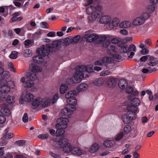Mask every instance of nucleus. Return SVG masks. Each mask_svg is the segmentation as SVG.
Masks as SVG:
<instances>
[{"mask_svg":"<svg viewBox=\"0 0 158 158\" xmlns=\"http://www.w3.org/2000/svg\"><path fill=\"white\" fill-rule=\"evenodd\" d=\"M93 71L92 68L89 66L83 65L77 66L76 67V72L71 78L70 80L73 83H78L81 81L82 78L88 77L87 73H89Z\"/></svg>","mask_w":158,"mask_h":158,"instance_id":"obj_1","label":"nucleus"},{"mask_svg":"<svg viewBox=\"0 0 158 158\" xmlns=\"http://www.w3.org/2000/svg\"><path fill=\"white\" fill-rule=\"evenodd\" d=\"M112 44H110L111 49H116L115 47L118 46L121 48V49H135L136 47L135 45L131 44L129 47H126L124 45V42L122 41L121 38H115L112 39L110 41Z\"/></svg>","mask_w":158,"mask_h":158,"instance_id":"obj_2","label":"nucleus"},{"mask_svg":"<svg viewBox=\"0 0 158 158\" xmlns=\"http://www.w3.org/2000/svg\"><path fill=\"white\" fill-rule=\"evenodd\" d=\"M58 143L60 148L62 149L64 152L67 153L70 152L71 145L69 143L67 139L61 137Z\"/></svg>","mask_w":158,"mask_h":158,"instance_id":"obj_3","label":"nucleus"},{"mask_svg":"<svg viewBox=\"0 0 158 158\" xmlns=\"http://www.w3.org/2000/svg\"><path fill=\"white\" fill-rule=\"evenodd\" d=\"M106 39L105 36L98 35L93 33L90 34L87 37V41L89 42H94L96 44H101Z\"/></svg>","mask_w":158,"mask_h":158,"instance_id":"obj_4","label":"nucleus"},{"mask_svg":"<svg viewBox=\"0 0 158 158\" xmlns=\"http://www.w3.org/2000/svg\"><path fill=\"white\" fill-rule=\"evenodd\" d=\"M128 111L126 114V118L130 120L135 119L136 118V112L137 110L136 106H129L127 107Z\"/></svg>","mask_w":158,"mask_h":158,"instance_id":"obj_5","label":"nucleus"},{"mask_svg":"<svg viewBox=\"0 0 158 158\" xmlns=\"http://www.w3.org/2000/svg\"><path fill=\"white\" fill-rule=\"evenodd\" d=\"M62 41L61 39L57 40H53L51 43L46 44V47L48 49H52L55 48V49H59L62 45Z\"/></svg>","mask_w":158,"mask_h":158,"instance_id":"obj_6","label":"nucleus"},{"mask_svg":"<svg viewBox=\"0 0 158 158\" xmlns=\"http://www.w3.org/2000/svg\"><path fill=\"white\" fill-rule=\"evenodd\" d=\"M69 122V120L66 118H58L57 120L56 127L65 129L67 127V124Z\"/></svg>","mask_w":158,"mask_h":158,"instance_id":"obj_7","label":"nucleus"},{"mask_svg":"<svg viewBox=\"0 0 158 158\" xmlns=\"http://www.w3.org/2000/svg\"><path fill=\"white\" fill-rule=\"evenodd\" d=\"M119 51L120 50H108L107 53L114 59L122 60L123 58L121 55V51L119 52Z\"/></svg>","mask_w":158,"mask_h":158,"instance_id":"obj_8","label":"nucleus"},{"mask_svg":"<svg viewBox=\"0 0 158 158\" xmlns=\"http://www.w3.org/2000/svg\"><path fill=\"white\" fill-rule=\"evenodd\" d=\"M76 110L74 107H72L69 106H66V107L61 110V113L64 115L68 116L71 115L73 113V111Z\"/></svg>","mask_w":158,"mask_h":158,"instance_id":"obj_9","label":"nucleus"},{"mask_svg":"<svg viewBox=\"0 0 158 158\" xmlns=\"http://www.w3.org/2000/svg\"><path fill=\"white\" fill-rule=\"evenodd\" d=\"M1 99L9 103H14L15 101V98L13 96H10L7 94H2L0 96Z\"/></svg>","mask_w":158,"mask_h":158,"instance_id":"obj_10","label":"nucleus"},{"mask_svg":"<svg viewBox=\"0 0 158 158\" xmlns=\"http://www.w3.org/2000/svg\"><path fill=\"white\" fill-rule=\"evenodd\" d=\"M145 21V19L143 17H139L135 19L132 22L133 25L138 26L143 24Z\"/></svg>","mask_w":158,"mask_h":158,"instance_id":"obj_11","label":"nucleus"},{"mask_svg":"<svg viewBox=\"0 0 158 158\" xmlns=\"http://www.w3.org/2000/svg\"><path fill=\"white\" fill-rule=\"evenodd\" d=\"M145 44H144L140 43L139 44H138V46L142 49H148L149 48V47L147 45L151 46L152 44V43L150 40H145Z\"/></svg>","mask_w":158,"mask_h":158,"instance_id":"obj_12","label":"nucleus"},{"mask_svg":"<svg viewBox=\"0 0 158 158\" xmlns=\"http://www.w3.org/2000/svg\"><path fill=\"white\" fill-rule=\"evenodd\" d=\"M10 91L9 87H8L7 85L5 82L0 87V92L2 93V94H6L4 93L7 94Z\"/></svg>","mask_w":158,"mask_h":158,"instance_id":"obj_13","label":"nucleus"},{"mask_svg":"<svg viewBox=\"0 0 158 158\" xmlns=\"http://www.w3.org/2000/svg\"><path fill=\"white\" fill-rule=\"evenodd\" d=\"M111 20V17L109 15H105L99 19L100 23L106 24L110 22Z\"/></svg>","mask_w":158,"mask_h":158,"instance_id":"obj_14","label":"nucleus"},{"mask_svg":"<svg viewBox=\"0 0 158 158\" xmlns=\"http://www.w3.org/2000/svg\"><path fill=\"white\" fill-rule=\"evenodd\" d=\"M34 61L38 64H42L43 65H45L47 63L46 61H44L43 58L40 56H37L33 58Z\"/></svg>","mask_w":158,"mask_h":158,"instance_id":"obj_15","label":"nucleus"},{"mask_svg":"<svg viewBox=\"0 0 158 158\" xmlns=\"http://www.w3.org/2000/svg\"><path fill=\"white\" fill-rule=\"evenodd\" d=\"M34 82L29 78V77L26 76V81L23 85L26 88H30L33 86Z\"/></svg>","mask_w":158,"mask_h":158,"instance_id":"obj_16","label":"nucleus"},{"mask_svg":"<svg viewBox=\"0 0 158 158\" xmlns=\"http://www.w3.org/2000/svg\"><path fill=\"white\" fill-rule=\"evenodd\" d=\"M71 152L72 154L74 155H81L82 154L81 150L79 148L76 147H73L72 148L71 145V150L70 152Z\"/></svg>","mask_w":158,"mask_h":158,"instance_id":"obj_17","label":"nucleus"},{"mask_svg":"<svg viewBox=\"0 0 158 158\" xmlns=\"http://www.w3.org/2000/svg\"><path fill=\"white\" fill-rule=\"evenodd\" d=\"M78 94V92L76 90H71L69 91L65 95V97L68 99L74 98V96L77 95Z\"/></svg>","mask_w":158,"mask_h":158,"instance_id":"obj_18","label":"nucleus"},{"mask_svg":"<svg viewBox=\"0 0 158 158\" xmlns=\"http://www.w3.org/2000/svg\"><path fill=\"white\" fill-rule=\"evenodd\" d=\"M53 50H36V52L37 54L39 55L44 56L48 55L49 54L48 52H52Z\"/></svg>","mask_w":158,"mask_h":158,"instance_id":"obj_19","label":"nucleus"},{"mask_svg":"<svg viewBox=\"0 0 158 158\" xmlns=\"http://www.w3.org/2000/svg\"><path fill=\"white\" fill-rule=\"evenodd\" d=\"M118 85L120 89H125L126 87L127 86V82L125 80L121 79L118 81Z\"/></svg>","mask_w":158,"mask_h":158,"instance_id":"obj_20","label":"nucleus"},{"mask_svg":"<svg viewBox=\"0 0 158 158\" xmlns=\"http://www.w3.org/2000/svg\"><path fill=\"white\" fill-rule=\"evenodd\" d=\"M61 41H62V45L64 48L66 47L67 46L72 44L71 38L69 37L61 39Z\"/></svg>","mask_w":158,"mask_h":158,"instance_id":"obj_21","label":"nucleus"},{"mask_svg":"<svg viewBox=\"0 0 158 158\" xmlns=\"http://www.w3.org/2000/svg\"><path fill=\"white\" fill-rule=\"evenodd\" d=\"M43 99L39 98L35 99L32 102V105L34 106H37L42 104L43 102Z\"/></svg>","mask_w":158,"mask_h":158,"instance_id":"obj_22","label":"nucleus"},{"mask_svg":"<svg viewBox=\"0 0 158 158\" xmlns=\"http://www.w3.org/2000/svg\"><path fill=\"white\" fill-rule=\"evenodd\" d=\"M88 88V85L85 83L79 84L77 87V90L78 92L86 90Z\"/></svg>","mask_w":158,"mask_h":158,"instance_id":"obj_23","label":"nucleus"},{"mask_svg":"<svg viewBox=\"0 0 158 158\" xmlns=\"http://www.w3.org/2000/svg\"><path fill=\"white\" fill-rule=\"evenodd\" d=\"M8 132V129H6L5 130L4 133L3 134L2 138L3 139H9L12 138L13 137V133H10L7 134Z\"/></svg>","mask_w":158,"mask_h":158,"instance_id":"obj_24","label":"nucleus"},{"mask_svg":"<svg viewBox=\"0 0 158 158\" xmlns=\"http://www.w3.org/2000/svg\"><path fill=\"white\" fill-rule=\"evenodd\" d=\"M131 25V23L129 21H124L119 24V27L121 28H127L129 27Z\"/></svg>","mask_w":158,"mask_h":158,"instance_id":"obj_25","label":"nucleus"},{"mask_svg":"<svg viewBox=\"0 0 158 158\" xmlns=\"http://www.w3.org/2000/svg\"><path fill=\"white\" fill-rule=\"evenodd\" d=\"M68 103L69 104L67 106H69L72 107H74L77 103V100L75 97L68 99L67 100Z\"/></svg>","mask_w":158,"mask_h":158,"instance_id":"obj_26","label":"nucleus"},{"mask_svg":"<svg viewBox=\"0 0 158 158\" xmlns=\"http://www.w3.org/2000/svg\"><path fill=\"white\" fill-rule=\"evenodd\" d=\"M86 13L88 15L92 14L96 11L95 7L93 6H90L86 9Z\"/></svg>","mask_w":158,"mask_h":158,"instance_id":"obj_27","label":"nucleus"},{"mask_svg":"<svg viewBox=\"0 0 158 158\" xmlns=\"http://www.w3.org/2000/svg\"><path fill=\"white\" fill-rule=\"evenodd\" d=\"M1 113L6 116H9L10 114V110L6 107H4L1 110Z\"/></svg>","mask_w":158,"mask_h":158,"instance_id":"obj_28","label":"nucleus"},{"mask_svg":"<svg viewBox=\"0 0 158 158\" xmlns=\"http://www.w3.org/2000/svg\"><path fill=\"white\" fill-rule=\"evenodd\" d=\"M115 144V142L113 140H109L105 141L103 143L104 146L106 148H109Z\"/></svg>","mask_w":158,"mask_h":158,"instance_id":"obj_29","label":"nucleus"},{"mask_svg":"<svg viewBox=\"0 0 158 158\" xmlns=\"http://www.w3.org/2000/svg\"><path fill=\"white\" fill-rule=\"evenodd\" d=\"M104 64H108L111 63L114 61L113 59L109 56H106L102 58Z\"/></svg>","mask_w":158,"mask_h":158,"instance_id":"obj_30","label":"nucleus"},{"mask_svg":"<svg viewBox=\"0 0 158 158\" xmlns=\"http://www.w3.org/2000/svg\"><path fill=\"white\" fill-rule=\"evenodd\" d=\"M99 148V146L96 143H94L91 146V147L89 148V151L91 153H94L97 151Z\"/></svg>","mask_w":158,"mask_h":158,"instance_id":"obj_31","label":"nucleus"},{"mask_svg":"<svg viewBox=\"0 0 158 158\" xmlns=\"http://www.w3.org/2000/svg\"><path fill=\"white\" fill-rule=\"evenodd\" d=\"M108 85L110 87H112L116 84V81L114 78H110L108 79L107 83Z\"/></svg>","mask_w":158,"mask_h":158,"instance_id":"obj_32","label":"nucleus"},{"mask_svg":"<svg viewBox=\"0 0 158 158\" xmlns=\"http://www.w3.org/2000/svg\"><path fill=\"white\" fill-rule=\"evenodd\" d=\"M68 88V85L66 84H62L60 86V91L62 94L65 93L67 91Z\"/></svg>","mask_w":158,"mask_h":158,"instance_id":"obj_33","label":"nucleus"},{"mask_svg":"<svg viewBox=\"0 0 158 158\" xmlns=\"http://www.w3.org/2000/svg\"><path fill=\"white\" fill-rule=\"evenodd\" d=\"M104 82V80L101 78L97 79L94 80L93 82V83L96 85L99 86L102 85Z\"/></svg>","mask_w":158,"mask_h":158,"instance_id":"obj_34","label":"nucleus"},{"mask_svg":"<svg viewBox=\"0 0 158 158\" xmlns=\"http://www.w3.org/2000/svg\"><path fill=\"white\" fill-rule=\"evenodd\" d=\"M34 98V96L31 93H27L25 95L24 99L27 102H31Z\"/></svg>","mask_w":158,"mask_h":158,"instance_id":"obj_35","label":"nucleus"},{"mask_svg":"<svg viewBox=\"0 0 158 158\" xmlns=\"http://www.w3.org/2000/svg\"><path fill=\"white\" fill-rule=\"evenodd\" d=\"M131 105L129 106H139L140 103V101L139 99L138 98H134L131 101Z\"/></svg>","mask_w":158,"mask_h":158,"instance_id":"obj_36","label":"nucleus"},{"mask_svg":"<svg viewBox=\"0 0 158 158\" xmlns=\"http://www.w3.org/2000/svg\"><path fill=\"white\" fill-rule=\"evenodd\" d=\"M42 68L36 65H34L33 66L31 71L32 72L34 73L40 72L42 71Z\"/></svg>","mask_w":158,"mask_h":158,"instance_id":"obj_37","label":"nucleus"},{"mask_svg":"<svg viewBox=\"0 0 158 158\" xmlns=\"http://www.w3.org/2000/svg\"><path fill=\"white\" fill-rule=\"evenodd\" d=\"M54 103V102H53L52 99H47L44 102H43L42 105L43 107H46L50 105L51 103Z\"/></svg>","mask_w":158,"mask_h":158,"instance_id":"obj_38","label":"nucleus"},{"mask_svg":"<svg viewBox=\"0 0 158 158\" xmlns=\"http://www.w3.org/2000/svg\"><path fill=\"white\" fill-rule=\"evenodd\" d=\"M81 38V36L79 35H77L73 38H71L72 44H74L77 43Z\"/></svg>","mask_w":158,"mask_h":158,"instance_id":"obj_39","label":"nucleus"},{"mask_svg":"<svg viewBox=\"0 0 158 158\" xmlns=\"http://www.w3.org/2000/svg\"><path fill=\"white\" fill-rule=\"evenodd\" d=\"M22 53L26 57H30L32 55V50H23Z\"/></svg>","mask_w":158,"mask_h":158,"instance_id":"obj_40","label":"nucleus"},{"mask_svg":"<svg viewBox=\"0 0 158 158\" xmlns=\"http://www.w3.org/2000/svg\"><path fill=\"white\" fill-rule=\"evenodd\" d=\"M102 43V46L104 48H107L109 45L110 46V44H111L110 40H107L106 39L103 41V42Z\"/></svg>","mask_w":158,"mask_h":158,"instance_id":"obj_41","label":"nucleus"},{"mask_svg":"<svg viewBox=\"0 0 158 158\" xmlns=\"http://www.w3.org/2000/svg\"><path fill=\"white\" fill-rule=\"evenodd\" d=\"M10 76L9 72L6 71H4L2 74V77L3 79H7L9 78Z\"/></svg>","mask_w":158,"mask_h":158,"instance_id":"obj_42","label":"nucleus"},{"mask_svg":"<svg viewBox=\"0 0 158 158\" xmlns=\"http://www.w3.org/2000/svg\"><path fill=\"white\" fill-rule=\"evenodd\" d=\"M57 128L58 129L56 131V136L59 137L60 135L63 134L64 132V128Z\"/></svg>","mask_w":158,"mask_h":158,"instance_id":"obj_43","label":"nucleus"},{"mask_svg":"<svg viewBox=\"0 0 158 158\" xmlns=\"http://www.w3.org/2000/svg\"><path fill=\"white\" fill-rule=\"evenodd\" d=\"M119 23V20L118 18H114L112 20V25L114 27H117L118 26Z\"/></svg>","mask_w":158,"mask_h":158,"instance_id":"obj_44","label":"nucleus"},{"mask_svg":"<svg viewBox=\"0 0 158 158\" xmlns=\"http://www.w3.org/2000/svg\"><path fill=\"white\" fill-rule=\"evenodd\" d=\"M18 52L16 51H12L9 56L10 59H15L17 58Z\"/></svg>","mask_w":158,"mask_h":158,"instance_id":"obj_45","label":"nucleus"},{"mask_svg":"<svg viewBox=\"0 0 158 158\" xmlns=\"http://www.w3.org/2000/svg\"><path fill=\"white\" fill-rule=\"evenodd\" d=\"M6 84L7 85L9 89H14L15 87V85L14 82L13 81H8L6 82Z\"/></svg>","mask_w":158,"mask_h":158,"instance_id":"obj_46","label":"nucleus"},{"mask_svg":"<svg viewBox=\"0 0 158 158\" xmlns=\"http://www.w3.org/2000/svg\"><path fill=\"white\" fill-rule=\"evenodd\" d=\"M26 141L24 140H19L15 142V144L18 146H21L25 145Z\"/></svg>","mask_w":158,"mask_h":158,"instance_id":"obj_47","label":"nucleus"},{"mask_svg":"<svg viewBox=\"0 0 158 158\" xmlns=\"http://www.w3.org/2000/svg\"><path fill=\"white\" fill-rule=\"evenodd\" d=\"M24 44L25 46L27 48H28L32 45V41L29 39L26 40L24 41Z\"/></svg>","mask_w":158,"mask_h":158,"instance_id":"obj_48","label":"nucleus"},{"mask_svg":"<svg viewBox=\"0 0 158 158\" xmlns=\"http://www.w3.org/2000/svg\"><path fill=\"white\" fill-rule=\"evenodd\" d=\"M94 13V17L95 19L99 18L102 15V13L101 11H96Z\"/></svg>","mask_w":158,"mask_h":158,"instance_id":"obj_49","label":"nucleus"},{"mask_svg":"<svg viewBox=\"0 0 158 158\" xmlns=\"http://www.w3.org/2000/svg\"><path fill=\"white\" fill-rule=\"evenodd\" d=\"M123 132H121L118 134L115 137V139L116 141H118L120 140L123 137Z\"/></svg>","mask_w":158,"mask_h":158,"instance_id":"obj_50","label":"nucleus"},{"mask_svg":"<svg viewBox=\"0 0 158 158\" xmlns=\"http://www.w3.org/2000/svg\"><path fill=\"white\" fill-rule=\"evenodd\" d=\"M155 5L153 4L149 5L147 6V9L149 11H153L155 10Z\"/></svg>","mask_w":158,"mask_h":158,"instance_id":"obj_51","label":"nucleus"},{"mask_svg":"<svg viewBox=\"0 0 158 158\" xmlns=\"http://www.w3.org/2000/svg\"><path fill=\"white\" fill-rule=\"evenodd\" d=\"M37 78L36 74L35 73H32L29 75V78L31 80H32L33 81Z\"/></svg>","mask_w":158,"mask_h":158,"instance_id":"obj_52","label":"nucleus"},{"mask_svg":"<svg viewBox=\"0 0 158 158\" xmlns=\"http://www.w3.org/2000/svg\"><path fill=\"white\" fill-rule=\"evenodd\" d=\"M124 130L125 134H127L131 131V128L129 126L126 125L124 127Z\"/></svg>","mask_w":158,"mask_h":158,"instance_id":"obj_53","label":"nucleus"},{"mask_svg":"<svg viewBox=\"0 0 158 158\" xmlns=\"http://www.w3.org/2000/svg\"><path fill=\"white\" fill-rule=\"evenodd\" d=\"M133 87L130 86H128L126 90V93L128 94L132 93L133 92Z\"/></svg>","mask_w":158,"mask_h":158,"instance_id":"obj_54","label":"nucleus"},{"mask_svg":"<svg viewBox=\"0 0 158 158\" xmlns=\"http://www.w3.org/2000/svg\"><path fill=\"white\" fill-rule=\"evenodd\" d=\"M132 38L131 37H128L126 38L124 40H122V41L124 42V45H125L126 47H127L126 45V43L127 42L130 41H131L132 40Z\"/></svg>","mask_w":158,"mask_h":158,"instance_id":"obj_55","label":"nucleus"},{"mask_svg":"<svg viewBox=\"0 0 158 158\" xmlns=\"http://www.w3.org/2000/svg\"><path fill=\"white\" fill-rule=\"evenodd\" d=\"M28 117L27 113L24 114L22 118V120L24 123H27L28 122Z\"/></svg>","mask_w":158,"mask_h":158,"instance_id":"obj_56","label":"nucleus"},{"mask_svg":"<svg viewBox=\"0 0 158 158\" xmlns=\"http://www.w3.org/2000/svg\"><path fill=\"white\" fill-rule=\"evenodd\" d=\"M38 137L42 139H45L48 137V135L47 134H40L39 135Z\"/></svg>","mask_w":158,"mask_h":158,"instance_id":"obj_57","label":"nucleus"},{"mask_svg":"<svg viewBox=\"0 0 158 158\" xmlns=\"http://www.w3.org/2000/svg\"><path fill=\"white\" fill-rule=\"evenodd\" d=\"M6 121L5 117L3 115L0 114V124H3L6 122Z\"/></svg>","mask_w":158,"mask_h":158,"instance_id":"obj_58","label":"nucleus"},{"mask_svg":"<svg viewBox=\"0 0 158 158\" xmlns=\"http://www.w3.org/2000/svg\"><path fill=\"white\" fill-rule=\"evenodd\" d=\"M94 64L96 65H101L104 64L102 59V60H99L95 61Z\"/></svg>","mask_w":158,"mask_h":158,"instance_id":"obj_59","label":"nucleus"},{"mask_svg":"<svg viewBox=\"0 0 158 158\" xmlns=\"http://www.w3.org/2000/svg\"><path fill=\"white\" fill-rule=\"evenodd\" d=\"M13 156L12 153L8 152L6 155L3 156H2L1 158H13Z\"/></svg>","mask_w":158,"mask_h":158,"instance_id":"obj_60","label":"nucleus"},{"mask_svg":"<svg viewBox=\"0 0 158 158\" xmlns=\"http://www.w3.org/2000/svg\"><path fill=\"white\" fill-rule=\"evenodd\" d=\"M111 73V72L108 70H106L101 73L100 74V76H103L108 75H109Z\"/></svg>","mask_w":158,"mask_h":158,"instance_id":"obj_61","label":"nucleus"},{"mask_svg":"<svg viewBox=\"0 0 158 158\" xmlns=\"http://www.w3.org/2000/svg\"><path fill=\"white\" fill-rule=\"evenodd\" d=\"M50 154L52 157H53L54 158H60L61 156L60 155L58 154H55L53 153V152H49Z\"/></svg>","mask_w":158,"mask_h":158,"instance_id":"obj_62","label":"nucleus"},{"mask_svg":"<svg viewBox=\"0 0 158 158\" xmlns=\"http://www.w3.org/2000/svg\"><path fill=\"white\" fill-rule=\"evenodd\" d=\"M41 26L43 28H48V24L45 22H43L41 23Z\"/></svg>","mask_w":158,"mask_h":158,"instance_id":"obj_63","label":"nucleus"},{"mask_svg":"<svg viewBox=\"0 0 158 158\" xmlns=\"http://www.w3.org/2000/svg\"><path fill=\"white\" fill-rule=\"evenodd\" d=\"M9 69L11 71L14 72H16L15 69L14 68L13 64L12 63H10Z\"/></svg>","mask_w":158,"mask_h":158,"instance_id":"obj_64","label":"nucleus"}]
</instances>
